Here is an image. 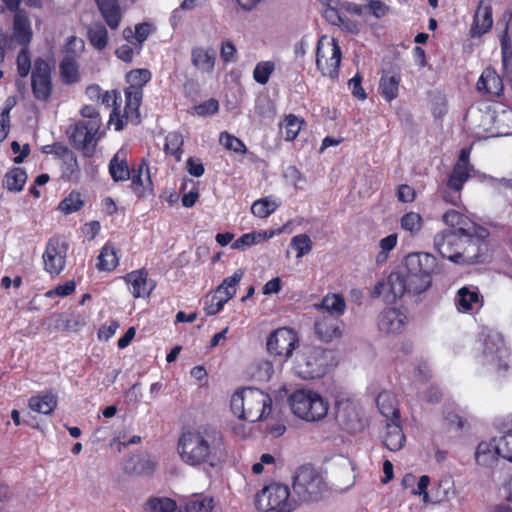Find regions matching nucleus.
<instances>
[{
	"mask_svg": "<svg viewBox=\"0 0 512 512\" xmlns=\"http://www.w3.org/2000/svg\"><path fill=\"white\" fill-rule=\"evenodd\" d=\"M177 452L183 463L196 468L204 465L214 468L227 455L222 433L210 426L183 432L178 439Z\"/></svg>",
	"mask_w": 512,
	"mask_h": 512,
	"instance_id": "nucleus-2",
	"label": "nucleus"
},
{
	"mask_svg": "<svg viewBox=\"0 0 512 512\" xmlns=\"http://www.w3.org/2000/svg\"><path fill=\"white\" fill-rule=\"evenodd\" d=\"M443 221L448 226L447 230L459 232L463 235L476 233L479 230L478 225L456 210L447 211L443 215Z\"/></svg>",
	"mask_w": 512,
	"mask_h": 512,
	"instance_id": "nucleus-22",
	"label": "nucleus"
},
{
	"mask_svg": "<svg viewBox=\"0 0 512 512\" xmlns=\"http://www.w3.org/2000/svg\"><path fill=\"white\" fill-rule=\"evenodd\" d=\"M477 118V135L480 138L496 137L494 108L488 107L485 110H477Z\"/></svg>",
	"mask_w": 512,
	"mask_h": 512,
	"instance_id": "nucleus-30",
	"label": "nucleus"
},
{
	"mask_svg": "<svg viewBox=\"0 0 512 512\" xmlns=\"http://www.w3.org/2000/svg\"><path fill=\"white\" fill-rule=\"evenodd\" d=\"M85 44L84 41L76 36L68 37L65 44V52L67 56H72L76 58L79 56L84 50Z\"/></svg>",
	"mask_w": 512,
	"mask_h": 512,
	"instance_id": "nucleus-63",
	"label": "nucleus"
},
{
	"mask_svg": "<svg viewBox=\"0 0 512 512\" xmlns=\"http://www.w3.org/2000/svg\"><path fill=\"white\" fill-rule=\"evenodd\" d=\"M499 458H503L500 437L484 440L478 444L475 452V460L478 465L493 467L497 464Z\"/></svg>",
	"mask_w": 512,
	"mask_h": 512,
	"instance_id": "nucleus-17",
	"label": "nucleus"
},
{
	"mask_svg": "<svg viewBox=\"0 0 512 512\" xmlns=\"http://www.w3.org/2000/svg\"><path fill=\"white\" fill-rule=\"evenodd\" d=\"M496 137L512 135V109L503 106L494 107Z\"/></svg>",
	"mask_w": 512,
	"mask_h": 512,
	"instance_id": "nucleus-34",
	"label": "nucleus"
},
{
	"mask_svg": "<svg viewBox=\"0 0 512 512\" xmlns=\"http://www.w3.org/2000/svg\"><path fill=\"white\" fill-rule=\"evenodd\" d=\"M315 334L322 342L329 343L342 335L340 321L336 317L321 316L314 324Z\"/></svg>",
	"mask_w": 512,
	"mask_h": 512,
	"instance_id": "nucleus-20",
	"label": "nucleus"
},
{
	"mask_svg": "<svg viewBox=\"0 0 512 512\" xmlns=\"http://www.w3.org/2000/svg\"><path fill=\"white\" fill-rule=\"evenodd\" d=\"M84 202L79 193L72 192L59 204V210L65 214H71L82 208Z\"/></svg>",
	"mask_w": 512,
	"mask_h": 512,
	"instance_id": "nucleus-58",
	"label": "nucleus"
},
{
	"mask_svg": "<svg viewBox=\"0 0 512 512\" xmlns=\"http://www.w3.org/2000/svg\"><path fill=\"white\" fill-rule=\"evenodd\" d=\"M400 224L403 230L415 236L420 232L423 226V219L419 213L411 211L401 217Z\"/></svg>",
	"mask_w": 512,
	"mask_h": 512,
	"instance_id": "nucleus-47",
	"label": "nucleus"
},
{
	"mask_svg": "<svg viewBox=\"0 0 512 512\" xmlns=\"http://www.w3.org/2000/svg\"><path fill=\"white\" fill-rule=\"evenodd\" d=\"M15 104L13 98H8L0 109V142H2L10 130V112Z\"/></svg>",
	"mask_w": 512,
	"mask_h": 512,
	"instance_id": "nucleus-51",
	"label": "nucleus"
},
{
	"mask_svg": "<svg viewBox=\"0 0 512 512\" xmlns=\"http://www.w3.org/2000/svg\"><path fill=\"white\" fill-rule=\"evenodd\" d=\"M132 181V189L139 197L144 196L148 192H152L153 183L151 180L148 163L143 160L137 169H133L130 173Z\"/></svg>",
	"mask_w": 512,
	"mask_h": 512,
	"instance_id": "nucleus-21",
	"label": "nucleus"
},
{
	"mask_svg": "<svg viewBox=\"0 0 512 512\" xmlns=\"http://www.w3.org/2000/svg\"><path fill=\"white\" fill-rule=\"evenodd\" d=\"M227 302L228 300L215 292L211 297L206 299L204 310L207 315H215L223 309Z\"/></svg>",
	"mask_w": 512,
	"mask_h": 512,
	"instance_id": "nucleus-60",
	"label": "nucleus"
},
{
	"mask_svg": "<svg viewBox=\"0 0 512 512\" xmlns=\"http://www.w3.org/2000/svg\"><path fill=\"white\" fill-rule=\"evenodd\" d=\"M397 242L398 235L396 233H392L379 241L380 251L376 255V262L378 264L387 261L389 252H391L396 247Z\"/></svg>",
	"mask_w": 512,
	"mask_h": 512,
	"instance_id": "nucleus-52",
	"label": "nucleus"
},
{
	"mask_svg": "<svg viewBox=\"0 0 512 512\" xmlns=\"http://www.w3.org/2000/svg\"><path fill=\"white\" fill-rule=\"evenodd\" d=\"M27 180L26 172L21 168H14L6 173L3 185L11 192H20Z\"/></svg>",
	"mask_w": 512,
	"mask_h": 512,
	"instance_id": "nucleus-43",
	"label": "nucleus"
},
{
	"mask_svg": "<svg viewBox=\"0 0 512 512\" xmlns=\"http://www.w3.org/2000/svg\"><path fill=\"white\" fill-rule=\"evenodd\" d=\"M503 65L507 67L512 63V44L508 36V27L505 28L500 38Z\"/></svg>",
	"mask_w": 512,
	"mask_h": 512,
	"instance_id": "nucleus-62",
	"label": "nucleus"
},
{
	"mask_svg": "<svg viewBox=\"0 0 512 512\" xmlns=\"http://www.w3.org/2000/svg\"><path fill=\"white\" fill-rule=\"evenodd\" d=\"M231 411L241 420L251 423L266 420L272 412L269 394L257 388H244L231 397Z\"/></svg>",
	"mask_w": 512,
	"mask_h": 512,
	"instance_id": "nucleus-3",
	"label": "nucleus"
},
{
	"mask_svg": "<svg viewBox=\"0 0 512 512\" xmlns=\"http://www.w3.org/2000/svg\"><path fill=\"white\" fill-rule=\"evenodd\" d=\"M128 87H135L142 90L143 86L150 81L151 73L147 69H136L130 71L126 76Z\"/></svg>",
	"mask_w": 512,
	"mask_h": 512,
	"instance_id": "nucleus-53",
	"label": "nucleus"
},
{
	"mask_svg": "<svg viewBox=\"0 0 512 512\" xmlns=\"http://www.w3.org/2000/svg\"><path fill=\"white\" fill-rule=\"evenodd\" d=\"M219 142L226 149L234 151L236 153L244 154L247 152V148L243 141L229 134L228 132H221Z\"/></svg>",
	"mask_w": 512,
	"mask_h": 512,
	"instance_id": "nucleus-55",
	"label": "nucleus"
},
{
	"mask_svg": "<svg viewBox=\"0 0 512 512\" xmlns=\"http://www.w3.org/2000/svg\"><path fill=\"white\" fill-rule=\"evenodd\" d=\"M146 507L150 512H174L177 504L168 497H153L147 501Z\"/></svg>",
	"mask_w": 512,
	"mask_h": 512,
	"instance_id": "nucleus-49",
	"label": "nucleus"
},
{
	"mask_svg": "<svg viewBox=\"0 0 512 512\" xmlns=\"http://www.w3.org/2000/svg\"><path fill=\"white\" fill-rule=\"evenodd\" d=\"M143 97V90L135 87H127L125 89L126 105L124 108V116L126 119H138L139 107Z\"/></svg>",
	"mask_w": 512,
	"mask_h": 512,
	"instance_id": "nucleus-35",
	"label": "nucleus"
},
{
	"mask_svg": "<svg viewBox=\"0 0 512 512\" xmlns=\"http://www.w3.org/2000/svg\"><path fill=\"white\" fill-rule=\"evenodd\" d=\"M407 323V316L397 308L384 309L377 318L378 329L387 335L401 333Z\"/></svg>",
	"mask_w": 512,
	"mask_h": 512,
	"instance_id": "nucleus-16",
	"label": "nucleus"
},
{
	"mask_svg": "<svg viewBox=\"0 0 512 512\" xmlns=\"http://www.w3.org/2000/svg\"><path fill=\"white\" fill-rule=\"evenodd\" d=\"M243 277V272L237 270L233 275L225 278L221 285L218 286L215 291L219 295L223 296L226 300H230L236 294V288Z\"/></svg>",
	"mask_w": 512,
	"mask_h": 512,
	"instance_id": "nucleus-45",
	"label": "nucleus"
},
{
	"mask_svg": "<svg viewBox=\"0 0 512 512\" xmlns=\"http://www.w3.org/2000/svg\"><path fill=\"white\" fill-rule=\"evenodd\" d=\"M464 235L459 232L443 230L434 236V248L443 258L456 263L461 252Z\"/></svg>",
	"mask_w": 512,
	"mask_h": 512,
	"instance_id": "nucleus-15",
	"label": "nucleus"
},
{
	"mask_svg": "<svg viewBox=\"0 0 512 512\" xmlns=\"http://www.w3.org/2000/svg\"><path fill=\"white\" fill-rule=\"evenodd\" d=\"M341 50L335 39L322 36L317 43L316 66L323 76L336 78L341 63Z\"/></svg>",
	"mask_w": 512,
	"mask_h": 512,
	"instance_id": "nucleus-9",
	"label": "nucleus"
},
{
	"mask_svg": "<svg viewBox=\"0 0 512 512\" xmlns=\"http://www.w3.org/2000/svg\"><path fill=\"white\" fill-rule=\"evenodd\" d=\"M109 173L115 182H122L130 179V170L123 150H119L110 160Z\"/></svg>",
	"mask_w": 512,
	"mask_h": 512,
	"instance_id": "nucleus-33",
	"label": "nucleus"
},
{
	"mask_svg": "<svg viewBox=\"0 0 512 512\" xmlns=\"http://www.w3.org/2000/svg\"><path fill=\"white\" fill-rule=\"evenodd\" d=\"M293 488L303 501H317L325 490V483L313 467L303 466L294 477Z\"/></svg>",
	"mask_w": 512,
	"mask_h": 512,
	"instance_id": "nucleus-8",
	"label": "nucleus"
},
{
	"mask_svg": "<svg viewBox=\"0 0 512 512\" xmlns=\"http://www.w3.org/2000/svg\"><path fill=\"white\" fill-rule=\"evenodd\" d=\"M215 59L216 53L212 48L194 47L191 51L193 65L202 72H212Z\"/></svg>",
	"mask_w": 512,
	"mask_h": 512,
	"instance_id": "nucleus-29",
	"label": "nucleus"
},
{
	"mask_svg": "<svg viewBox=\"0 0 512 512\" xmlns=\"http://www.w3.org/2000/svg\"><path fill=\"white\" fill-rule=\"evenodd\" d=\"M299 345L297 333L288 327H281L274 330L267 337L266 348L268 353L286 362L292 356L293 351Z\"/></svg>",
	"mask_w": 512,
	"mask_h": 512,
	"instance_id": "nucleus-10",
	"label": "nucleus"
},
{
	"mask_svg": "<svg viewBox=\"0 0 512 512\" xmlns=\"http://www.w3.org/2000/svg\"><path fill=\"white\" fill-rule=\"evenodd\" d=\"M291 247L297 251V258L307 255L312 250V241L306 234H299L291 239Z\"/></svg>",
	"mask_w": 512,
	"mask_h": 512,
	"instance_id": "nucleus-57",
	"label": "nucleus"
},
{
	"mask_svg": "<svg viewBox=\"0 0 512 512\" xmlns=\"http://www.w3.org/2000/svg\"><path fill=\"white\" fill-rule=\"evenodd\" d=\"M101 16L111 30H116L122 20V12L118 0H95Z\"/></svg>",
	"mask_w": 512,
	"mask_h": 512,
	"instance_id": "nucleus-25",
	"label": "nucleus"
},
{
	"mask_svg": "<svg viewBox=\"0 0 512 512\" xmlns=\"http://www.w3.org/2000/svg\"><path fill=\"white\" fill-rule=\"evenodd\" d=\"M376 402L381 414L386 417L387 422L390 421V419L399 420L396 398L393 393L389 391L381 392Z\"/></svg>",
	"mask_w": 512,
	"mask_h": 512,
	"instance_id": "nucleus-36",
	"label": "nucleus"
},
{
	"mask_svg": "<svg viewBox=\"0 0 512 512\" xmlns=\"http://www.w3.org/2000/svg\"><path fill=\"white\" fill-rule=\"evenodd\" d=\"M481 349L477 355V362L486 372L503 375L509 368V349L506 347L502 336L492 332L482 334L480 338Z\"/></svg>",
	"mask_w": 512,
	"mask_h": 512,
	"instance_id": "nucleus-5",
	"label": "nucleus"
},
{
	"mask_svg": "<svg viewBox=\"0 0 512 512\" xmlns=\"http://www.w3.org/2000/svg\"><path fill=\"white\" fill-rule=\"evenodd\" d=\"M383 443L390 451H399L405 443V435L399 424V420L390 419L386 423L383 433Z\"/></svg>",
	"mask_w": 512,
	"mask_h": 512,
	"instance_id": "nucleus-27",
	"label": "nucleus"
},
{
	"mask_svg": "<svg viewBox=\"0 0 512 512\" xmlns=\"http://www.w3.org/2000/svg\"><path fill=\"white\" fill-rule=\"evenodd\" d=\"M455 301L460 312L472 311L482 306V299L476 287L465 286L460 288Z\"/></svg>",
	"mask_w": 512,
	"mask_h": 512,
	"instance_id": "nucleus-26",
	"label": "nucleus"
},
{
	"mask_svg": "<svg viewBox=\"0 0 512 512\" xmlns=\"http://www.w3.org/2000/svg\"><path fill=\"white\" fill-rule=\"evenodd\" d=\"M472 167L469 164V151L462 149L459 158L453 168L452 174L448 180V187L455 192H459L462 189L463 184L470 177Z\"/></svg>",
	"mask_w": 512,
	"mask_h": 512,
	"instance_id": "nucleus-19",
	"label": "nucleus"
},
{
	"mask_svg": "<svg viewBox=\"0 0 512 512\" xmlns=\"http://www.w3.org/2000/svg\"><path fill=\"white\" fill-rule=\"evenodd\" d=\"M121 99V95L116 90L106 91L102 93V96L100 98V102L105 105L106 107H113V112L110 115V121L113 120V116L117 115V110L119 108L118 100Z\"/></svg>",
	"mask_w": 512,
	"mask_h": 512,
	"instance_id": "nucleus-61",
	"label": "nucleus"
},
{
	"mask_svg": "<svg viewBox=\"0 0 512 512\" xmlns=\"http://www.w3.org/2000/svg\"><path fill=\"white\" fill-rule=\"evenodd\" d=\"M183 136L178 132H171L166 136L165 151L175 157L177 161L181 160Z\"/></svg>",
	"mask_w": 512,
	"mask_h": 512,
	"instance_id": "nucleus-50",
	"label": "nucleus"
},
{
	"mask_svg": "<svg viewBox=\"0 0 512 512\" xmlns=\"http://www.w3.org/2000/svg\"><path fill=\"white\" fill-rule=\"evenodd\" d=\"M13 34L15 40L27 47L32 38V32L28 18L22 13H17L14 17Z\"/></svg>",
	"mask_w": 512,
	"mask_h": 512,
	"instance_id": "nucleus-37",
	"label": "nucleus"
},
{
	"mask_svg": "<svg viewBox=\"0 0 512 512\" xmlns=\"http://www.w3.org/2000/svg\"><path fill=\"white\" fill-rule=\"evenodd\" d=\"M334 365L333 352L321 347H305L297 354L293 370L302 379L324 376Z\"/></svg>",
	"mask_w": 512,
	"mask_h": 512,
	"instance_id": "nucleus-6",
	"label": "nucleus"
},
{
	"mask_svg": "<svg viewBox=\"0 0 512 512\" xmlns=\"http://www.w3.org/2000/svg\"><path fill=\"white\" fill-rule=\"evenodd\" d=\"M337 419L348 432H356L363 428L362 420L355 407L346 405L339 409Z\"/></svg>",
	"mask_w": 512,
	"mask_h": 512,
	"instance_id": "nucleus-31",
	"label": "nucleus"
},
{
	"mask_svg": "<svg viewBox=\"0 0 512 512\" xmlns=\"http://www.w3.org/2000/svg\"><path fill=\"white\" fill-rule=\"evenodd\" d=\"M437 259L429 253H411L404 259V268L391 272L385 281L378 282L373 297L382 296L393 303L405 293L420 294L431 285V276L437 271Z\"/></svg>",
	"mask_w": 512,
	"mask_h": 512,
	"instance_id": "nucleus-1",
	"label": "nucleus"
},
{
	"mask_svg": "<svg viewBox=\"0 0 512 512\" xmlns=\"http://www.w3.org/2000/svg\"><path fill=\"white\" fill-rule=\"evenodd\" d=\"M68 244L62 237H52L43 253L44 269L50 275H59L66 263Z\"/></svg>",
	"mask_w": 512,
	"mask_h": 512,
	"instance_id": "nucleus-13",
	"label": "nucleus"
},
{
	"mask_svg": "<svg viewBox=\"0 0 512 512\" xmlns=\"http://www.w3.org/2000/svg\"><path fill=\"white\" fill-rule=\"evenodd\" d=\"M266 240V233H246L239 237L233 244L232 248L234 249H244L247 247H251L252 245L261 243Z\"/></svg>",
	"mask_w": 512,
	"mask_h": 512,
	"instance_id": "nucleus-56",
	"label": "nucleus"
},
{
	"mask_svg": "<svg viewBox=\"0 0 512 512\" xmlns=\"http://www.w3.org/2000/svg\"><path fill=\"white\" fill-rule=\"evenodd\" d=\"M401 76L396 72H383L379 81V93L387 101L392 102L398 97Z\"/></svg>",
	"mask_w": 512,
	"mask_h": 512,
	"instance_id": "nucleus-28",
	"label": "nucleus"
},
{
	"mask_svg": "<svg viewBox=\"0 0 512 512\" xmlns=\"http://www.w3.org/2000/svg\"><path fill=\"white\" fill-rule=\"evenodd\" d=\"M213 509V499L202 495H194L185 503L186 512H210Z\"/></svg>",
	"mask_w": 512,
	"mask_h": 512,
	"instance_id": "nucleus-46",
	"label": "nucleus"
},
{
	"mask_svg": "<svg viewBox=\"0 0 512 512\" xmlns=\"http://www.w3.org/2000/svg\"><path fill=\"white\" fill-rule=\"evenodd\" d=\"M255 506L263 512H290L293 509V503L290 500V491L288 486L271 483L265 486L256 496Z\"/></svg>",
	"mask_w": 512,
	"mask_h": 512,
	"instance_id": "nucleus-7",
	"label": "nucleus"
},
{
	"mask_svg": "<svg viewBox=\"0 0 512 512\" xmlns=\"http://www.w3.org/2000/svg\"><path fill=\"white\" fill-rule=\"evenodd\" d=\"M28 406L34 412L48 415L56 408L57 398L51 392L38 394L29 399Z\"/></svg>",
	"mask_w": 512,
	"mask_h": 512,
	"instance_id": "nucleus-32",
	"label": "nucleus"
},
{
	"mask_svg": "<svg viewBox=\"0 0 512 512\" xmlns=\"http://www.w3.org/2000/svg\"><path fill=\"white\" fill-rule=\"evenodd\" d=\"M124 279L130 285V292L134 298L149 297L155 288V282L148 278V273L144 269L132 271Z\"/></svg>",
	"mask_w": 512,
	"mask_h": 512,
	"instance_id": "nucleus-18",
	"label": "nucleus"
},
{
	"mask_svg": "<svg viewBox=\"0 0 512 512\" xmlns=\"http://www.w3.org/2000/svg\"><path fill=\"white\" fill-rule=\"evenodd\" d=\"M493 25L492 8L483 0L479 2L471 27V36L477 37L488 32Z\"/></svg>",
	"mask_w": 512,
	"mask_h": 512,
	"instance_id": "nucleus-23",
	"label": "nucleus"
},
{
	"mask_svg": "<svg viewBox=\"0 0 512 512\" xmlns=\"http://www.w3.org/2000/svg\"><path fill=\"white\" fill-rule=\"evenodd\" d=\"M487 231L479 227L476 233H466L463 238L461 252L458 253L456 264H473L481 261L487 251L485 240Z\"/></svg>",
	"mask_w": 512,
	"mask_h": 512,
	"instance_id": "nucleus-12",
	"label": "nucleus"
},
{
	"mask_svg": "<svg viewBox=\"0 0 512 512\" xmlns=\"http://www.w3.org/2000/svg\"><path fill=\"white\" fill-rule=\"evenodd\" d=\"M118 261L115 248L110 244H106L98 256L97 268L102 271H111L116 268Z\"/></svg>",
	"mask_w": 512,
	"mask_h": 512,
	"instance_id": "nucleus-44",
	"label": "nucleus"
},
{
	"mask_svg": "<svg viewBox=\"0 0 512 512\" xmlns=\"http://www.w3.org/2000/svg\"><path fill=\"white\" fill-rule=\"evenodd\" d=\"M31 87L37 100L46 101L51 96V66L43 58H37L34 61L31 72Z\"/></svg>",
	"mask_w": 512,
	"mask_h": 512,
	"instance_id": "nucleus-14",
	"label": "nucleus"
},
{
	"mask_svg": "<svg viewBox=\"0 0 512 512\" xmlns=\"http://www.w3.org/2000/svg\"><path fill=\"white\" fill-rule=\"evenodd\" d=\"M274 365L270 360L261 359L255 362L252 376L261 382L269 381L274 374Z\"/></svg>",
	"mask_w": 512,
	"mask_h": 512,
	"instance_id": "nucleus-48",
	"label": "nucleus"
},
{
	"mask_svg": "<svg viewBox=\"0 0 512 512\" xmlns=\"http://www.w3.org/2000/svg\"><path fill=\"white\" fill-rule=\"evenodd\" d=\"M88 39L91 45L101 51L106 48L108 44V32L102 23H92L87 31Z\"/></svg>",
	"mask_w": 512,
	"mask_h": 512,
	"instance_id": "nucleus-39",
	"label": "nucleus"
},
{
	"mask_svg": "<svg viewBox=\"0 0 512 512\" xmlns=\"http://www.w3.org/2000/svg\"><path fill=\"white\" fill-rule=\"evenodd\" d=\"M100 120H88L76 123L70 130V141L76 149L81 150L86 156L93 153L94 146L100 138Z\"/></svg>",
	"mask_w": 512,
	"mask_h": 512,
	"instance_id": "nucleus-11",
	"label": "nucleus"
},
{
	"mask_svg": "<svg viewBox=\"0 0 512 512\" xmlns=\"http://www.w3.org/2000/svg\"><path fill=\"white\" fill-rule=\"evenodd\" d=\"M319 308L324 312H327V316H332L339 319V317L342 316L346 310V303L341 295L328 294L322 299Z\"/></svg>",
	"mask_w": 512,
	"mask_h": 512,
	"instance_id": "nucleus-38",
	"label": "nucleus"
},
{
	"mask_svg": "<svg viewBox=\"0 0 512 512\" xmlns=\"http://www.w3.org/2000/svg\"><path fill=\"white\" fill-rule=\"evenodd\" d=\"M280 203L276 198L271 196L264 197L256 200L251 206V212L254 216L259 218H266L270 216L278 207Z\"/></svg>",
	"mask_w": 512,
	"mask_h": 512,
	"instance_id": "nucleus-41",
	"label": "nucleus"
},
{
	"mask_svg": "<svg viewBox=\"0 0 512 512\" xmlns=\"http://www.w3.org/2000/svg\"><path fill=\"white\" fill-rule=\"evenodd\" d=\"M274 69L275 64L272 61L259 62L253 71V78L257 83L264 85L268 82Z\"/></svg>",
	"mask_w": 512,
	"mask_h": 512,
	"instance_id": "nucleus-54",
	"label": "nucleus"
},
{
	"mask_svg": "<svg viewBox=\"0 0 512 512\" xmlns=\"http://www.w3.org/2000/svg\"><path fill=\"white\" fill-rule=\"evenodd\" d=\"M503 88L504 86L500 76L492 68H486L477 82L478 92L491 96H500Z\"/></svg>",
	"mask_w": 512,
	"mask_h": 512,
	"instance_id": "nucleus-24",
	"label": "nucleus"
},
{
	"mask_svg": "<svg viewBox=\"0 0 512 512\" xmlns=\"http://www.w3.org/2000/svg\"><path fill=\"white\" fill-rule=\"evenodd\" d=\"M454 485L450 479L441 480L437 492V501H448L455 496Z\"/></svg>",
	"mask_w": 512,
	"mask_h": 512,
	"instance_id": "nucleus-64",
	"label": "nucleus"
},
{
	"mask_svg": "<svg viewBox=\"0 0 512 512\" xmlns=\"http://www.w3.org/2000/svg\"><path fill=\"white\" fill-rule=\"evenodd\" d=\"M292 413L306 422H318L327 416L329 402L312 389H298L288 397Z\"/></svg>",
	"mask_w": 512,
	"mask_h": 512,
	"instance_id": "nucleus-4",
	"label": "nucleus"
},
{
	"mask_svg": "<svg viewBox=\"0 0 512 512\" xmlns=\"http://www.w3.org/2000/svg\"><path fill=\"white\" fill-rule=\"evenodd\" d=\"M61 79L66 84H73L79 80V67L76 58L66 56L60 63Z\"/></svg>",
	"mask_w": 512,
	"mask_h": 512,
	"instance_id": "nucleus-42",
	"label": "nucleus"
},
{
	"mask_svg": "<svg viewBox=\"0 0 512 512\" xmlns=\"http://www.w3.org/2000/svg\"><path fill=\"white\" fill-rule=\"evenodd\" d=\"M17 72L22 78H25L32 72L31 57L27 47H23L17 55L16 59Z\"/></svg>",
	"mask_w": 512,
	"mask_h": 512,
	"instance_id": "nucleus-59",
	"label": "nucleus"
},
{
	"mask_svg": "<svg viewBox=\"0 0 512 512\" xmlns=\"http://www.w3.org/2000/svg\"><path fill=\"white\" fill-rule=\"evenodd\" d=\"M304 120L294 114H289L280 124L281 134L286 141H293L299 134Z\"/></svg>",
	"mask_w": 512,
	"mask_h": 512,
	"instance_id": "nucleus-40",
	"label": "nucleus"
}]
</instances>
